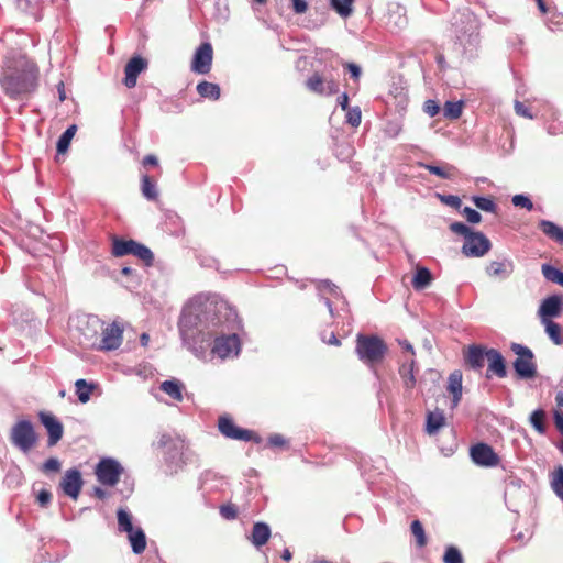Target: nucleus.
Masks as SVG:
<instances>
[{"instance_id":"nucleus-36","label":"nucleus","mask_w":563,"mask_h":563,"mask_svg":"<svg viewBox=\"0 0 563 563\" xmlns=\"http://www.w3.org/2000/svg\"><path fill=\"white\" fill-rule=\"evenodd\" d=\"M411 533L416 538V543L419 548H423L428 540L422 523L419 520H413L410 526Z\"/></svg>"},{"instance_id":"nucleus-55","label":"nucleus","mask_w":563,"mask_h":563,"mask_svg":"<svg viewBox=\"0 0 563 563\" xmlns=\"http://www.w3.org/2000/svg\"><path fill=\"white\" fill-rule=\"evenodd\" d=\"M318 289L319 290H327L330 294H336L338 290H339V288L334 284H332L330 280H321V282H319Z\"/></svg>"},{"instance_id":"nucleus-9","label":"nucleus","mask_w":563,"mask_h":563,"mask_svg":"<svg viewBox=\"0 0 563 563\" xmlns=\"http://www.w3.org/2000/svg\"><path fill=\"white\" fill-rule=\"evenodd\" d=\"M35 77L25 71H15L7 76L3 80L5 92L10 96H19L30 92L34 89Z\"/></svg>"},{"instance_id":"nucleus-37","label":"nucleus","mask_w":563,"mask_h":563,"mask_svg":"<svg viewBox=\"0 0 563 563\" xmlns=\"http://www.w3.org/2000/svg\"><path fill=\"white\" fill-rule=\"evenodd\" d=\"M421 167L429 170L431 174L437 175L442 179H449L452 177V170L454 169L452 166H435L431 164H420Z\"/></svg>"},{"instance_id":"nucleus-50","label":"nucleus","mask_w":563,"mask_h":563,"mask_svg":"<svg viewBox=\"0 0 563 563\" xmlns=\"http://www.w3.org/2000/svg\"><path fill=\"white\" fill-rule=\"evenodd\" d=\"M52 500V493L48 489H41L36 496L37 504L45 508Z\"/></svg>"},{"instance_id":"nucleus-12","label":"nucleus","mask_w":563,"mask_h":563,"mask_svg":"<svg viewBox=\"0 0 563 563\" xmlns=\"http://www.w3.org/2000/svg\"><path fill=\"white\" fill-rule=\"evenodd\" d=\"M213 58V51L210 43H202L195 52L191 62V70L196 74L206 75L210 71Z\"/></svg>"},{"instance_id":"nucleus-28","label":"nucleus","mask_w":563,"mask_h":563,"mask_svg":"<svg viewBox=\"0 0 563 563\" xmlns=\"http://www.w3.org/2000/svg\"><path fill=\"white\" fill-rule=\"evenodd\" d=\"M197 91L202 98L218 100L220 98V87L217 84L201 81L197 85Z\"/></svg>"},{"instance_id":"nucleus-30","label":"nucleus","mask_w":563,"mask_h":563,"mask_svg":"<svg viewBox=\"0 0 563 563\" xmlns=\"http://www.w3.org/2000/svg\"><path fill=\"white\" fill-rule=\"evenodd\" d=\"M529 420H530L531 426L534 428V430L538 433H540V434L545 433V431H547V423H545L547 415L543 409H537V410L532 411Z\"/></svg>"},{"instance_id":"nucleus-60","label":"nucleus","mask_w":563,"mask_h":563,"mask_svg":"<svg viewBox=\"0 0 563 563\" xmlns=\"http://www.w3.org/2000/svg\"><path fill=\"white\" fill-rule=\"evenodd\" d=\"M338 103L343 110L349 109V97L345 92L338 98Z\"/></svg>"},{"instance_id":"nucleus-22","label":"nucleus","mask_w":563,"mask_h":563,"mask_svg":"<svg viewBox=\"0 0 563 563\" xmlns=\"http://www.w3.org/2000/svg\"><path fill=\"white\" fill-rule=\"evenodd\" d=\"M271 537V529L264 522H256L252 529L251 541L255 547H262L267 543Z\"/></svg>"},{"instance_id":"nucleus-16","label":"nucleus","mask_w":563,"mask_h":563,"mask_svg":"<svg viewBox=\"0 0 563 563\" xmlns=\"http://www.w3.org/2000/svg\"><path fill=\"white\" fill-rule=\"evenodd\" d=\"M306 87L318 95H334L339 91V85L334 80H325L318 73L310 76L306 81Z\"/></svg>"},{"instance_id":"nucleus-38","label":"nucleus","mask_w":563,"mask_h":563,"mask_svg":"<svg viewBox=\"0 0 563 563\" xmlns=\"http://www.w3.org/2000/svg\"><path fill=\"white\" fill-rule=\"evenodd\" d=\"M551 486L554 493L563 500V466L555 468L552 475Z\"/></svg>"},{"instance_id":"nucleus-11","label":"nucleus","mask_w":563,"mask_h":563,"mask_svg":"<svg viewBox=\"0 0 563 563\" xmlns=\"http://www.w3.org/2000/svg\"><path fill=\"white\" fill-rule=\"evenodd\" d=\"M240 349V339L236 334L221 335L216 338L211 353L223 360L231 355H238Z\"/></svg>"},{"instance_id":"nucleus-44","label":"nucleus","mask_w":563,"mask_h":563,"mask_svg":"<svg viewBox=\"0 0 563 563\" xmlns=\"http://www.w3.org/2000/svg\"><path fill=\"white\" fill-rule=\"evenodd\" d=\"M511 201L516 208L526 209L528 211L533 209V202L527 195H515Z\"/></svg>"},{"instance_id":"nucleus-1","label":"nucleus","mask_w":563,"mask_h":563,"mask_svg":"<svg viewBox=\"0 0 563 563\" xmlns=\"http://www.w3.org/2000/svg\"><path fill=\"white\" fill-rule=\"evenodd\" d=\"M88 330L91 328L93 334H89L92 340V349L98 351L117 350L123 340V327L113 321L104 327V323L97 317L87 319Z\"/></svg>"},{"instance_id":"nucleus-26","label":"nucleus","mask_w":563,"mask_h":563,"mask_svg":"<svg viewBox=\"0 0 563 563\" xmlns=\"http://www.w3.org/2000/svg\"><path fill=\"white\" fill-rule=\"evenodd\" d=\"M544 325L545 333L555 345L563 344V332L559 323L551 321H541Z\"/></svg>"},{"instance_id":"nucleus-59","label":"nucleus","mask_w":563,"mask_h":563,"mask_svg":"<svg viewBox=\"0 0 563 563\" xmlns=\"http://www.w3.org/2000/svg\"><path fill=\"white\" fill-rule=\"evenodd\" d=\"M157 164H158V159L155 155L150 154L143 158L144 166H147V165L156 166Z\"/></svg>"},{"instance_id":"nucleus-15","label":"nucleus","mask_w":563,"mask_h":563,"mask_svg":"<svg viewBox=\"0 0 563 563\" xmlns=\"http://www.w3.org/2000/svg\"><path fill=\"white\" fill-rule=\"evenodd\" d=\"M82 484H84V481H82L81 474L76 468L66 471L60 481V487H62L64 494L75 500L78 498V496L80 494Z\"/></svg>"},{"instance_id":"nucleus-17","label":"nucleus","mask_w":563,"mask_h":563,"mask_svg":"<svg viewBox=\"0 0 563 563\" xmlns=\"http://www.w3.org/2000/svg\"><path fill=\"white\" fill-rule=\"evenodd\" d=\"M147 63L146 60L141 56H134L132 57L124 68V85L128 88H133L136 85L139 75L146 68Z\"/></svg>"},{"instance_id":"nucleus-7","label":"nucleus","mask_w":563,"mask_h":563,"mask_svg":"<svg viewBox=\"0 0 563 563\" xmlns=\"http://www.w3.org/2000/svg\"><path fill=\"white\" fill-rule=\"evenodd\" d=\"M11 441L23 452H29L37 441L33 424L27 420L16 422L11 429Z\"/></svg>"},{"instance_id":"nucleus-13","label":"nucleus","mask_w":563,"mask_h":563,"mask_svg":"<svg viewBox=\"0 0 563 563\" xmlns=\"http://www.w3.org/2000/svg\"><path fill=\"white\" fill-rule=\"evenodd\" d=\"M38 419L48 433V446L56 445L64 434V427L62 422L52 412L47 411L38 412Z\"/></svg>"},{"instance_id":"nucleus-20","label":"nucleus","mask_w":563,"mask_h":563,"mask_svg":"<svg viewBox=\"0 0 563 563\" xmlns=\"http://www.w3.org/2000/svg\"><path fill=\"white\" fill-rule=\"evenodd\" d=\"M485 272L489 277L506 278L514 272V263L510 260L492 261Z\"/></svg>"},{"instance_id":"nucleus-14","label":"nucleus","mask_w":563,"mask_h":563,"mask_svg":"<svg viewBox=\"0 0 563 563\" xmlns=\"http://www.w3.org/2000/svg\"><path fill=\"white\" fill-rule=\"evenodd\" d=\"M563 310V300L559 295L547 297L540 305L538 316L540 321H551L561 316Z\"/></svg>"},{"instance_id":"nucleus-47","label":"nucleus","mask_w":563,"mask_h":563,"mask_svg":"<svg viewBox=\"0 0 563 563\" xmlns=\"http://www.w3.org/2000/svg\"><path fill=\"white\" fill-rule=\"evenodd\" d=\"M362 112L358 107L347 109L346 122L352 126L356 128L361 124Z\"/></svg>"},{"instance_id":"nucleus-56","label":"nucleus","mask_w":563,"mask_h":563,"mask_svg":"<svg viewBox=\"0 0 563 563\" xmlns=\"http://www.w3.org/2000/svg\"><path fill=\"white\" fill-rule=\"evenodd\" d=\"M81 330V333H82V336L86 341V344L89 345L90 347H92V340L89 334H93V330L90 328L88 330V324H87V321L85 322V327L80 328Z\"/></svg>"},{"instance_id":"nucleus-54","label":"nucleus","mask_w":563,"mask_h":563,"mask_svg":"<svg viewBox=\"0 0 563 563\" xmlns=\"http://www.w3.org/2000/svg\"><path fill=\"white\" fill-rule=\"evenodd\" d=\"M292 10L296 14H302L308 9V3L306 0H291Z\"/></svg>"},{"instance_id":"nucleus-10","label":"nucleus","mask_w":563,"mask_h":563,"mask_svg":"<svg viewBox=\"0 0 563 563\" xmlns=\"http://www.w3.org/2000/svg\"><path fill=\"white\" fill-rule=\"evenodd\" d=\"M470 455L472 461L479 466L494 467L500 462L497 453H495L493 448L486 443L472 445L470 449Z\"/></svg>"},{"instance_id":"nucleus-32","label":"nucleus","mask_w":563,"mask_h":563,"mask_svg":"<svg viewBox=\"0 0 563 563\" xmlns=\"http://www.w3.org/2000/svg\"><path fill=\"white\" fill-rule=\"evenodd\" d=\"M75 387H76V394L78 396V400L81 404L88 402L90 399L92 389H93V385L88 384L85 379L81 378V379L76 380Z\"/></svg>"},{"instance_id":"nucleus-27","label":"nucleus","mask_w":563,"mask_h":563,"mask_svg":"<svg viewBox=\"0 0 563 563\" xmlns=\"http://www.w3.org/2000/svg\"><path fill=\"white\" fill-rule=\"evenodd\" d=\"M415 361L411 360L409 363H405L399 367V375L404 382V385L407 389H412L416 386L415 378Z\"/></svg>"},{"instance_id":"nucleus-41","label":"nucleus","mask_w":563,"mask_h":563,"mask_svg":"<svg viewBox=\"0 0 563 563\" xmlns=\"http://www.w3.org/2000/svg\"><path fill=\"white\" fill-rule=\"evenodd\" d=\"M331 7L343 18L352 13V3L354 0H330Z\"/></svg>"},{"instance_id":"nucleus-45","label":"nucleus","mask_w":563,"mask_h":563,"mask_svg":"<svg viewBox=\"0 0 563 563\" xmlns=\"http://www.w3.org/2000/svg\"><path fill=\"white\" fill-rule=\"evenodd\" d=\"M219 511L220 515L227 520H234L238 517V508L232 503L221 505Z\"/></svg>"},{"instance_id":"nucleus-51","label":"nucleus","mask_w":563,"mask_h":563,"mask_svg":"<svg viewBox=\"0 0 563 563\" xmlns=\"http://www.w3.org/2000/svg\"><path fill=\"white\" fill-rule=\"evenodd\" d=\"M268 445L272 448H284L287 445L286 439L278 433L268 437Z\"/></svg>"},{"instance_id":"nucleus-6","label":"nucleus","mask_w":563,"mask_h":563,"mask_svg":"<svg viewBox=\"0 0 563 563\" xmlns=\"http://www.w3.org/2000/svg\"><path fill=\"white\" fill-rule=\"evenodd\" d=\"M218 429L228 439L261 443L262 438L252 430L238 427L229 416H221L218 420Z\"/></svg>"},{"instance_id":"nucleus-2","label":"nucleus","mask_w":563,"mask_h":563,"mask_svg":"<svg viewBox=\"0 0 563 563\" xmlns=\"http://www.w3.org/2000/svg\"><path fill=\"white\" fill-rule=\"evenodd\" d=\"M452 232L464 236L463 253L467 256H484L492 247L490 241L481 232H473L462 222L450 225Z\"/></svg>"},{"instance_id":"nucleus-33","label":"nucleus","mask_w":563,"mask_h":563,"mask_svg":"<svg viewBox=\"0 0 563 563\" xmlns=\"http://www.w3.org/2000/svg\"><path fill=\"white\" fill-rule=\"evenodd\" d=\"M142 194L148 200H155L158 196L156 184L148 175L142 176Z\"/></svg>"},{"instance_id":"nucleus-40","label":"nucleus","mask_w":563,"mask_h":563,"mask_svg":"<svg viewBox=\"0 0 563 563\" xmlns=\"http://www.w3.org/2000/svg\"><path fill=\"white\" fill-rule=\"evenodd\" d=\"M542 274L545 277V279L555 283L558 285H561L562 278H563V272L559 271L558 268L549 265L543 264L542 265Z\"/></svg>"},{"instance_id":"nucleus-42","label":"nucleus","mask_w":563,"mask_h":563,"mask_svg":"<svg viewBox=\"0 0 563 563\" xmlns=\"http://www.w3.org/2000/svg\"><path fill=\"white\" fill-rule=\"evenodd\" d=\"M443 562L444 563H463V556L457 548L451 545L448 547L444 555H443Z\"/></svg>"},{"instance_id":"nucleus-21","label":"nucleus","mask_w":563,"mask_h":563,"mask_svg":"<svg viewBox=\"0 0 563 563\" xmlns=\"http://www.w3.org/2000/svg\"><path fill=\"white\" fill-rule=\"evenodd\" d=\"M462 372L454 371L448 378V391L452 394V407H456L462 398Z\"/></svg>"},{"instance_id":"nucleus-34","label":"nucleus","mask_w":563,"mask_h":563,"mask_svg":"<svg viewBox=\"0 0 563 563\" xmlns=\"http://www.w3.org/2000/svg\"><path fill=\"white\" fill-rule=\"evenodd\" d=\"M117 516L119 530L126 533L132 532V530L134 529L132 523V516L123 508L118 509Z\"/></svg>"},{"instance_id":"nucleus-23","label":"nucleus","mask_w":563,"mask_h":563,"mask_svg":"<svg viewBox=\"0 0 563 563\" xmlns=\"http://www.w3.org/2000/svg\"><path fill=\"white\" fill-rule=\"evenodd\" d=\"M432 279V274L427 267L418 266L411 284L416 290H423L430 286Z\"/></svg>"},{"instance_id":"nucleus-63","label":"nucleus","mask_w":563,"mask_h":563,"mask_svg":"<svg viewBox=\"0 0 563 563\" xmlns=\"http://www.w3.org/2000/svg\"><path fill=\"white\" fill-rule=\"evenodd\" d=\"M327 343L332 344V345L341 344L340 340L336 338V335L333 332L330 334L329 339L327 340Z\"/></svg>"},{"instance_id":"nucleus-46","label":"nucleus","mask_w":563,"mask_h":563,"mask_svg":"<svg viewBox=\"0 0 563 563\" xmlns=\"http://www.w3.org/2000/svg\"><path fill=\"white\" fill-rule=\"evenodd\" d=\"M475 206L482 211H495V202L487 197H473Z\"/></svg>"},{"instance_id":"nucleus-48","label":"nucleus","mask_w":563,"mask_h":563,"mask_svg":"<svg viewBox=\"0 0 563 563\" xmlns=\"http://www.w3.org/2000/svg\"><path fill=\"white\" fill-rule=\"evenodd\" d=\"M541 229L549 238L555 240L556 235H559V232L561 231V228L555 225L553 222L550 221H542L541 222Z\"/></svg>"},{"instance_id":"nucleus-49","label":"nucleus","mask_w":563,"mask_h":563,"mask_svg":"<svg viewBox=\"0 0 563 563\" xmlns=\"http://www.w3.org/2000/svg\"><path fill=\"white\" fill-rule=\"evenodd\" d=\"M59 470H60V463L56 457H49L42 465V471L44 473L58 472Z\"/></svg>"},{"instance_id":"nucleus-52","label":"nucleus","mask_w":563,"mask_h":563,"mask_svg":"<svg viewBox=\"0 0 563 563\" xmlns=\"http://www.w3.org/2000/svg\"><path fill=\"white\" fill-rule=\"evenodd\" d=\"M423 110L430 117H435L440 111V107L437 101L429 99L424 102Z\"/></svg>"},{"instance_id":"nucleus-4","label":"nucleus","mask_w":563,"mask_h":563,"mask_svg":"<svg viewBox=\"0 0 563 563\" xmlns=\"http://www.w3.org/2000/svg\"><path fill=\"white\" fill-rule=\"evenodd\" d=\"M112 254L117 257L125 255H134L140 258L146 266H151L154 261L153 252L134 240L115 239L112 244Z\"/></svg>"},{"instance_id":"nucleus-5","label":"nucleus","mask_w":563,"mask_h":563,"mask_svg":"<svg viewBox=\"0 0 563 563\" xmlns=\"http://www.w3.org/2000/svg\"><path fill=\"white\" fill-rule=\"evenodd\" d=\"M511 351L517 355L514 362V368L520 378L529 379L537 375V365L533 361V352L519 343L511 344Z\"/></svg>"},{"instance_id":"nucleus-61","label":"nucleus","mask_w":563,"mask_h":563,"mask_svg":"<svg viewBox=\"0 0 563 563\" xmlns=\"http://www.w3.org/2000/svg\"><path fill=\"white\" fill-rule=\"evenodd\" d=\"M470 223H478L482 220L481 213H466Z\"/></svg>"},{"instance_id":"nucleus-39","label":"nucleus","mask_w":563,"mask_h":563,"mask_svg":"<svg viewBox=\"0 0 563 563\" xmlns=\"http://www.w3.org/2000/svg\"><path fill=\"white\" fill-rule=\"evenodd\" d=\"M444 424V417L442 413H429L427 418V432L432 434L437 432Z\"/></svg>"},{"instance_id":"nucleus-29","label":"nucleus","mask_w":563,"mask_h":563,"mask_svg":"<svg viewBox=\"0 0 563 563\" xmlns=\"http://www.w3.org/2000/svg\"><path fill=\"white\" fill-rule=\"evenodd\" d=\"M161 389L177 401L183 400V385L178 380H165L161 384Z\"/></svg>"},{"instance_id":"nucleus-64","label":"nucleus","mask_w":563,"mask_h":563,"mask_svg":"<svg viewBox=\"0 0 563 563\" xmlns=\"http://www.w3.org/2000/svg\"><path fill=\"white\" fill-rule=\"evenodd\" d=\"M58 97H59L60 101H64L66 99V95H65V89H64V84L63 82H59V85H58Z\"/></svg>"},{"instance_id":"nucleus-58","label":"nucleus","mask_w":563,"mask_h":563,"mask_svg":"<svg viewBox=\"0 0 563 563\" xmlns=\"http://www.w3.org/2000/svg\"><path fill=\"white\" fill-rule=\"evenodd\" d=\"M347 69L353 78H358L361 75V68L356 64H347Z\"/></svg>"},{"instance_id":"nucleus-18","label":"nucleus","mask_w":563,"mask_h":563,"mask_svg":"<svg viewBox=\"0 0 563 563\" xmlns=\"http://www.w3.org/2000/svg\"><path fill=\"white\" fill-rule=\"evenodd\" d=\"M486 360L488 362L486 372L487 378H490L492 375H496L499 378H503L507 375L505 358L498 350L488 349Z\"/></svg>"},{"instance_id":"nucleus-57","label":"nucleus","mask_w":563,"mask_h":563,"mask_svg":"<svg viewBox=\"0 0 563 563\" xmlns=\"http://www.w3.org/2000/svg\"><path fill=\"white\" fill-rule=\"evenodd\" d=\"M554 423L558 430L563 434V412L555 411L554 412Z\"/></svg>"},{"instance_id":"nucleus-53","label":"nucleus","mask_w":563,"mask_h":563,"mask_svg":"<svg viewBox=\"0 0 563 563\" xmlns=\"http://www.w3.org/2000/svg\"><path fill=\"white\" fill-rule=\"evenodd\" d=\"M515 111L520 117H523V118H527V119H532L533 118V114L531 113L530 109L528 107H526L520 101H516L515 102Z\"/></svg>"},{"instance_id":"nucleus-62","label":"nucleus","mask_w":563,"mask_h":563,"mask_svg":"<svg viewBox=\"0 0 563 563\" xmlns=\"http://www.w3.org/2000/svg\"><path fill=\"white\" fill-rule=\"evenodd\" d=\"M93 495L99 499H104L107 496V493L100 487H95Z\"/></svg>"},{"instance_id":"nucleus-31","label":"nucleus","mask_w":563,"mask_h":563,"mask_svg":"<svg viewBox=\"0 0 563 563\" xmlns=\"http://www.w3.org/2000/svg\"><path fill=\"white\" fill-rule=\"evenodd\" d=\"M76 125L73 124L68 126L66 131L59 136L56 145L57 153L63 154L68 150L70 142L76 133Z\"/></svg>"},{"instance_id":"nucleus-35","label":"nucleus","mask_w":563,"mask_h":563,"mask_svg":"<svg viewBox=\"0 0 563 563\" xmlns=\"http://www.w3.org/2000/svg\"><path fill=\"white\" fill-rule=\"evenodd\" d=\"M462 101H446L443 108V114L451 120L459 119L462 114Z\"/></svg>"},{"instance_id":"nucleus-19","label":"nucleus","mask_w":563,"mask_h":563,"mask_svg":"<svg viewBox=\"0 0 563 563\" xmlns=\"http://www.w3.org/2000/svg\"><path fill=\"white\" fill-rule=\"evenodd\" d=\"M487 350L482 345H471L464 353L465 363L475 371L484 367V361L487 358Z\"/></svg>"},{"instance_id":"nucleus-25","label":"nucleus","mask_w":563,"mask_h":563,"mask_svg":"<svg viewBox=\"0 0 563 563\" xmlns=\"http://www.w3.org/2000/svg\"><path fill=\"white\" fill-rule=\"evenodd\" d=\"M467 25L465 26L463 34H456V38L461 45L466 46L470 44L471 46H475L477 43V33L475 32L474 21L467 16Z\"/></svg>"},{"instance_id":"nucleus-3","label":"nucleus","mask_w":563,"mask_h":563,"mask_svg":"<svg viewBox=\"0 0 563 563\" xmlns=\"http://www.w3.org/2000/svg\"><path fill=\"white\" fill-rule=\"evenodd\" d=\"M355 351L361 361L374 365L383 361L387 352V345L377 335L358 334Z\"/></svg>"},{"instance_id":"nucleus-24","label":"nucleus","mask_w":563,"mask_h":563,"mask_svg":"<svg viewBox=\"0 0 563 563\" xmlns=\"http://www.w3.org/2000/svg\"><path fill=\"white\" fill-rule=\"evenodd\" d=\"M128 539L135 554H141L146 549V536L141 528H134L128 533Z\"/></svg>"},{"instance_id":"nucleus-43","label":"nucleus","mask_w":563,"mask_h":563,"mask_svg":"<svg viewBox=\"0 0 563 563\" xmlns=\"http://www.w3.org/2000/svg\"><path fill=\"white\" fill-rule=\"evenodd\" d=\"M435 197L441 202H443L445 206H448L452 209H455L457 211L460 210V208L462 206V201L459 196L435 194Z\"/></svg>"},{"instance_id":"nucleus-8","label":"nucleus","mask_w":563,"mask_h":563,"mask_svg":"<svg viewBox=\"0 0 563 563\" xmlns=\"http://www.w3.org/2000/svg\"><path fill=\"white\" fill-rule=\"evenodd\" d=\"M123 473L121 464L111 457H103L96 466L95 474L100 484L115 486Z\"/></svg>"}]
</instances>
